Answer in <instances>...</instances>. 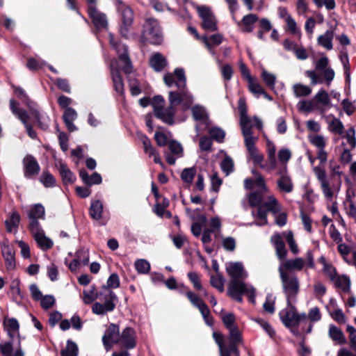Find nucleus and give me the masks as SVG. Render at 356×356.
Returning <instances> with one entry per match:
<instances>
[{
	"instance_id": "51",
	"label": "nucleus",
	"mask_w": 356,
	"mask_h": 356,
	"mask_svg": "<svg viewBox=\"0 0 356 356\" xmlns=\"http://www.w3.org/2000/svg\"><path fill=\"white\" fill-rule=\"evenodd\" d=\"M77 345L71 340H67L65 348L61 351V356H77Z\"/></svg>"
},
{
	"instance_id": "59",
	"label": "nucleus",
	"mask_w": 356,
	"mask_h": 356,
	"mask_svg": "<svg viewBox=\"0 0 356 356\" xmlns=\"http://www.w3.org/2000/svg\"><path fill=\"white\" fill-rule=\"evenodd\" d=\"M346 332L348 334L350 348L356 353V329L353 325H348Z\"/></svg>"
},
{
	"instance_id": "16",
	"label": "nucleus",
	"mask_w": 356,
	"mask_h": 356,
	"mask_svg": "<svg viewBox=\"0 0 356 356\" xmlns=\"http://www.w3.org/2000/svg\"><path fill=\"white\" fill-rule=\"evenodd\" d=\"M120 341V328L116 324L111 323L106 330L102 337V342L105 349L108 351L113 343H118Z\"/></svg>"
},
{
	"instance_id": "26",
	"label": "nucleus",
	"mask_w": 356,
	"mask_h": 356,
	"mask_svg": "<svg viewBox=\"0 0 356 356\" xmlns=\"http://www.w3.org/2000/svg\"><path fill=\"white\" fill-rule=\"evenodd\" d=\"M305 265V262L304 259L302 258L298 257L293 259L282 261V263L278 269H282V271L289 273L294 270L300 271L303 268Z\"/></svg>"
},
{
	"instance_id": "12",
	"label": "nucleus",
	"mask_w": 356,
	"mask_h": 356,
	"mask_svg": "<svg viewBox=\"0 0 356 356\" xmlns=\"http://www.w3.org/2000/svg\"><path fill=\"white\" fill-rule=\"evenodd\" d=\"M200 17L202 20V28L209 31H215L218 29L217 21L211 9L207 6H198L197 8Z\"/></svg>"
},
{
	"instance_id": "1",
	"label": "nucleus",
	"mask_w": 356,
	"mask_h": 356,
	"mask_svg": "<svg viewBox=\"0 0 356 356\" xmlns=\"http://www.w3.org/2000/svg\"><path fill=\"white\" fill-rule=\"evenodd\" d=\"M175 73L178 79L176 82L177 90L168 92V106L164 108L165 100L161 95L154 96L151 102L154 115L169 125L175 123L174 118L177 113L178 105L181 106L183 111H186L191 108L194 102L193 95L186 87L184 70L181 68H176Z\"/></svg>"
},
{
	"instance_id": "32",
	"label": "nucleus",
	"mask_w": 356,
	"mask_h": 356,
	"mask_svg": "<svg viewBox=\"0 0 356 356\" xmlns=\"http://www.w3.org/2000/svg\"><path fill=\"white\" fill-rule=\"evenodd\" d=\"M270 241L275 248L277 257L280 260L283 261L286 257L287 251L281 236L279 234H273Z\"/></svg>"
},
{
	"instance_id": "22",
	"label": "nucleus",
	"mask_w": 356,
	"mask_h": 356,
	"mask_svg": "<svg viewBox=\"0 0 356 356\" xmlns=\"http://www.w3.org/2000/svg\"><path fill=\"white\" fill-rule=\"evenodd\" d=\"M33 238L38 246L43 250H49L53 246V241L44 234L42 227L37 229L35 227L30 230Z\"/></svg>"
},
{
	"instance_id": "39",
	"label": "nucleus",
	"mask_w": 356,
	"mask_h": 356,
	"mask_svg": "<svg viewBox=\"0 0 356 356\" xmlns=\"http://www.w3.org/2000/svg\"><path fill=\"white\" fill-rule=\"evenodd\" d=\"M79 176L82 181L88 186L99 184L102 181V177L99 173L94 172L91 175H89L84 169L80 170Z\"/></svg>"
},
{
	"instance_id": "61",
	"label": "nucleus",
	"mask_w": 356,
	"mask_h": 356,
	"mask_svg": "<svg viewBox=\"0 0 356 356\" xmlns=\"http://www.w3.org/2000/svg\"><path fill=\"white\" fill-rule=\"evenodd\" d=\"M277 156L280 162L286 165L291 159L292 153L289 149L283 147L279 150Z\"/></svg>"
},
{
	"instance_id": "46",
	"label": "nucleus",
	"mask_w": 356,
	"mask_h": 356,
	"mask_svg": "<svg viewBox=\"0 0 356 356\" xmlns=\"http://www.w3.org/2000/svg\"><path fill=\"white\" fill-rule=\"evenodd\" d=\"M308 139L310 143L318 148V149H325L326 146L325 138L322 135L311 134L308 136Z\"/></svg>"
},
{
	"instance_id": "7",
	"label": "nucleus",
	"mask_w": 356,
	"mask_h": 356,
	"mask_svg": "<svg viewBox=\"0 0 356 356\" xmlns=\"http://www.w3.org/2000/svg\"><path fill=\"white\" fill-rule=\"evenodd\" d=\"M228 295L237 302L243 301L242 294H246L248 296L250 302L255 304V289L248 284H238L236 282H229L227 290Z\"/></svg>"
},
{
	"instance_id": "21",
	"label": "nucleus",
	"mask_w": 356,
	"mask_h": 356,
	"mask_svg": "<svg viewBox=\"0 0 356 356\" xmlns=\"http://www.w3.org/2000/svg\"><path fill=\"white\" fill-rule=\"evenodd\" d=\"M88 14L97 29L101 30L107 28L108 20L106 15L97 10L96 6L89 7Z\"/></svg>"
},
{
	"instance_id": "37",
	"label": "nucleus",
	"mask_w": 356,
	"mask_h": 356,
	"mask_svg": "<svg viewBox=\"0 0 356 356\" xmlns=\"http://www.w3.org/2000/svg\"><path fill=\"white\" fill-rule=\"evenodd\" d=\"M258 20V17L255 14H248L245 15L241 22H238L237 24L242 27V31L250 33L254 29V24Z\"/></svg>"
},
{
	"instance_id": "19",
	"label": "nucleus",
	"mask_w": 356,
	"mask_h": 356,
	"mask_svg": "<svg viewBox=\"0 0 356 356\" xmlns=\"http://www.w3.org/2000/svg\"><path fill=\"white\" fill-rule=\"evenodd\" d=\"M169 152H164L165 159L168 164L174 165L176 160L184 155L183 147L176 140H170L168 143Z\"/></svg>"
},
{
	"instance_id": "48",
	"label": "nucleus",
	"mask_w": 356,
	"mask_h": 356,
	"mask_svg": "<svg viewBox=\"0 0 356 356\" xmlns=\"http://www.w3.org/2000/svg\"><path fill=\"white\" fill-rule=\"evenodd\" d=\"M196 175V169L194 167L184 168L181 174V178L183 181L191 185Z\"/></svg>"
},
{
	"instance_id": "44",
	"label": "nucleus",
	"mask_w": 356,
	"mask_h": 356,
	"mask_svg": "<svg viewBox=\"0 0 356 356\" xmlns=\"http://www.w3.org/2000/svg\"><path fill=\"white\" fill-rule=\"evenodd\" d=\"M292 90L296 97H307L312 93V88L302 83L293 85Z\"/></svg>"
},
{
	"instance_id": "34",
	"label": "nucleus",
	"mask_w": 356,
	"mask_h": 356,
	"mask_svg": "<svg viewBox=\"0 0 356 356\" xmlns=\"http://www.w3.org/2000/svg\"><path fill=\"white\" fill-rule=\"evenodd\" d=\"M149 65L155 72H161L166 67L168 62L161 53L156 52L151 56Z\"/></svg>"
},
{
	"instance_id": "33",
	"label": "nucleus",
	"mask_w": 356,
	"mask_h": 356,
	"mask_svg": "<svg viewBox=\"0 0 356 356\" xmlns=\"http://www.w3.org/2000/svg\"><path fill=\"white\" fill-rule=\"evenodd\" d=\"M78 114L72 108H67L65 109L63 115V119L67 130L70 132L77 130V127L73 122L77 118Z\"/></svg>"
},
{
	"instance_id": "36",
	"label": "nucleus",
	"mask_w": 356,
	"mask_h": 356,
	"mask_svg": "<svg viewBox=\"0 0 356 356\" xmlns=\"http://www.w3.org/2000/svg\"><path fill=\"white\" fill-rule=\"evenodd\" d=\"M192 115L195 120L200 121L206 127L208 126L209 117L205 108L197 104L191 107Z\"/></svg>"
},
{
	"instance_id": "49",
	"label": "nucleus",
	"mask_w": 356,
	"mask_h": 356,
	"mask_svg": "<svg viewBox=\"0 0 356 356\" xmlns=\"http://www.w3.org/2000/svg\"><path fill=\"white\" fill-rule=\"evenodd\" d=\"M337 286L339 287L344 292H349L350 288V279L345 275L337 276L334 280Z\"/></svg>"
},
{
	"instance_id": "23",
	"label": "nucleus",
	"mask_w": 356,
	"mask_h": 356,
	"mask_svg": "<svg viewBox=\"0 0 356 356\" xmlns=\"http://www.w3.org/2000/svg\"><path fill=\"white\" fill-rule=\"evenodd\" d=\"M115 6L118 12L120 15L122 23L132 25L134 22V13L132 9L122 0L115 1Z\"/></svg>"
},
{
	"instance_id": "14",
	"label": "nucleus",
	"mask_w": 356,
	"mask_h": 356,
	"mask_svg": "<svg viewBox=\"0 0 356 356\" xmlns=\"http://www.w3.org/2000/svg\"><path fill=\"white\" fill-rule=\"evenodd\" d=\"M258 138H249L244 140V145L248 152V159H251L254 165L264 168V165L262 162L264 159V154L255 146Z\"/></svg>"
},
{
	"instance_id": "35",
	"label": "nucleus",
	"mask_w": 356,
	"mask_h": 356,
	"mask_svg": "<svg viewBox=\"0 0 356 356\" xmlns=\"http://www.w3.org/2000/svg\"><path fill=\"white\" fill-rule=\"evenodd\" d=\"M325 120L331 132L339 135H342L344 133L343 124L339 119L335 118L333 115H330L325 118Z\"/></svg>"
},
{
	"instance_id": "11",
	"label": "nucleus",
	"mask_w": 356,
	"mask_h": 356,
	"mask_svg": "<svg viewBox=\"0 0 356 356\" xmlns=\"http://www.w3.org/2000/svg\"><path fill=\"white\" fill-rule=\"evenodd\" d=\"M313 171L320 183L325 197L327 200H332L334 197L335 187L331 186L327 180L325 170L321 166H316L313 168Z\"/></svg>"
},
{
	"instance_id": "13",
	"label": "nucleus",
	"mask_w": 356,
	"mask_h": 356,
	"mask_svg": "<svg viewBox=\"0 0 356 356\" xmlns=\"http://www.w3.org/2000/svg\"><path fill=\"white\" fill-rule=\"evenodd\" d=\"M226 270L231 277L229 282H235L238 284H246L243 282L247 277V273L244 270L243 266L241 262H229L226 264Z\"/></svg>"
},
{
	"instance_id": "15",
	"label": "nucleus",
	"mask_w": 356,
	"mask_h": 356,
	"mask_svg": "<svg viewBox=\"0 0 356 356\" xmlns=\"http://www.w3.org/2000/svg\"><path fill=\"white\" fill-rule=\"evenodd\" d=\"M10 108L13 113L15 115L19 120L24 124L28 135L31 138H36V133L33 129L32 127L28 122L29 115L26 111L18 108V103L14 100H10Z\"/></svg>"
},
{
	"instance_id": "52",
	"label": "nucleus",
	"mask_w": 356,
	"mask_h": 356,
	"mask_svg": "<svg viewBox=\"0 0 356 356\" xmlns=\"http://www.w3.org/2000/svg\"><path fill=\"white\" fill-rule=\"evenodd\" d=\"M134 266L137 272L140 274H147L150 270L149 263L143 259H137L134 263Z\"/></svg>"
},
{
	"instance_id": "5",
	"label": "nucleus",
	"mask_w": 356,
	"mask_h": 356,
	"mask_svg": "<svg viewBox=\"0 0 356 356\" xmlns=\"http://www.w3.org/2000/svg\"><path fill=\"white\" fill-rule=\"evenodd\" d=\"M327 57L323 56L318 59L315 65L316 70H307L305 75L311 79L313 86L323 83L329 86L334 79V71L330 67Z\"/></svg>"
},
{
	"instance_id": "9",
	"label": "nucleus",
	"mask_w": 356,
	"mask_h": 356,
	"mask_svg": "<svg viewBox=\"0 0 356 356\" xmlns=\"http://www.w3.org/2000/svg\"><path fill=\"white\" fill-rule=\"evenodd\" d=\"M291 302V305L280 312V318L282 323L291 329L293 334L297 335L298 331L294 328L298 325V312L296 307Z\"/></svg>"
},
{
	"instance_id": "43",
	"label": "nucleus",
	"mask_w": 356,
	"mask_h": 356,
	"mask_svg": "<svg viewBox=\"0 0 356 356\" xmlns=\"http://www.w3.org/2000/svg\"><path fill=\"white\" fill-rule=\"evenodd\" d=\"M103 209V204L100 200L92 201L89 210L90 217L93 220H100L102 218Z\"/></svg>"
},
{
	"instance_id": "53",
	"label": "nucleus",
	"mask_w": 356,
	"mask_h": 356,
	"mask_svg": "<svg viewBox=\"0 0 356 356\" xmlns=\"http://www.w3.org/2000/svg\"><path fill=\"white\" fill-rule=\"evenodd\" d=\"M83 294V300L86 304L91 303L98 297V293L96 291V289L94 286H91L89 289L84 290Z\"/></svg>"
},
{
	"instance_id": "45",
	"label": "nucleus",
	"mask_w": 356,
	"mask_h": 356,
	"mask_svg": "<svg viewBox=\"0 0 356 356\" xmlns=\"http://www.w3.org/2000/svg\"><path fill=\"white\" fill-rule=\"evenodd\" d=\"M222 39L223 36L220 33L213 34L209 38L207 36L202 37V42L205 44L209 50L211 49L212 46L219 45L221 44Z\"/></svg>"
},
{
	"instance_id": "17",
	"label": "nucleus",
	"mask_w": 356,
	"mask_h": 356,
	"mask_svg": "<svg viewBox=\"0 0 356 356\" xmlns=\"http://www.w3.org/2000/svg\"><path fill=\"white\" fill-rule=\"evenodd\" d=\"M45 216L44 207L40 204H36L32 207L29 213L28 218L29 220V229L33 230L35 227L38 229L41 227L39 220H44Z\"/></svg>"
},
{
	"instance_id": "40",
	"label": "nucleus",
	"mask_w": 356,
	"mask_h": 356,
	"mask_svg": "<svg viewBox=\"0 0 356 356\" xmlns=\"http://www.w3.org/2000/svg\"><path fill=\"white\" fill-rule=\"evenodd\" d=\"M20 216L16 211H13L10 214L8 218L5 221L6 229L8 232H16L20 222Z\"/></svg>"
},
{
	"instance_id": "62",
	"label": "nucleus",
	"mask_w": 356,
	"mask_h": 356,
	"mask_svg": "<svg viewBox=\"0 0 356 356\" xmlns=\"http://www.w3.org/2000/svg\"><path fill=\"white\" fill-rule=\"evenodd\" d=\"M285 22L287 26V30L292 35H301L300 31L297 26V23L292 17H289V19H286V20H285Z\"/></svg>"
},
{
	"instance_id": "38",
	"label": "nucleus",
	"mask_w": 356,
	"mask_h": 356,
	"mask_svg": "<svg viewBox=\"0 0 356 356\" xmlns=\"http://www.w3.org/2000/svg\"><path fill=\"white\" fill-rule=\"evenodd\" d=\"M229 330V346L235 355H238V345L241 342V334L238 327L230 328Z\"/></svg>"
},
{
	"instance_id": "18",
	"label": "nucleus",
	"mask_w": 356,
	"mask_h": 356,
	"mask_svg": "<svg viewBox=\"0 0 356 356\" xmlns=\"http://www.w3.org/2000/svg\"><path fill=\"white\" fill-rule=\"evenodd\" d=\"M24 175L27 179H31L37 175L40 170V165L32 155H26L23 159Z\"/></svg>"
},
{
	"instance_id": "64",
	"label": "nucleus",
	"mask_w": 356,
	"mask_h": 356,
	"mask_svg": "<svg viewBox=\"0 0 356 356\" xmlns=\"http://www.w3.org/2000/svg\"><path fill=\"white\" fill-rule=\"evenodd\" d=\"M314 99L320 102L322 105H327L330 102V98L327 92L325 90H320L314 97Z\"/></svg>"
},
{
	"instance_id": "4",
	"label": "nucleus",
	"mask_w": 356,
	"mask_h": 356,
	"mask_svg": "<svg viewBox=\"0 0 356 356\" xmlns=\"http://www.w3.org/2000/svg\"><path fill=\"white\" fill-rule=\"evenodd\" d=\"M120 286V278L118 274L112 273L106 282V286H104L99 293V296L102 297V300L104 301L103 304L95 302L92 307V312L97 315H104L107 312H112L115 304L114 301L117 299V296L111 289H117Z\"/></svg>"
},
{
	"instance_id": "31",
	"label": "nucleus",
	"mask_w": 356,
	"mask_h": 356,
	"mask_svg": "<svg viewBox=\"0 0 356 356\" xmlns=\"http://www.w3.org/2000/svg\"><path fill=\"white\" fill-rule=\"evenodd\" d=\"M27 106L31 110V113L38 122V126L42 129H47L49 127L50 123L49 118L46 115V113L40 112L36 108V104L35 103H33V106L27 103Z\"/></svg>"
},
{
	"instance_id": "2",
	"label": "nucleus",
	"mask_w": 356,
	"mask_h": 356,
	"mask_svg": "<svg viewBox=\"0 0 356 356\" xmlns=\"http://www.w3.org/2000/svg\"><path fill=\"white\" fill-rule=\"evenodd\" d=\"M265 193L255 191L250 193L248 196V202L251 207H257L256 211H252V215L258 220L257 225L262 226L268 223L267 213L270 211L273 213H277L281 210V207L274 195H268L266 198L264 197Z\"/></svg>"
},
{
	"instance_id": "54",
	"label": "nucleus",
	"mask_w": 356,
	"mask_h": 356,
	"mask_svg": "<svg viewBox=\"0 0 356 356\" xmlns=\"http://www.w3.org/2000/svg\"><path fill=\"white\" fill-rule=\"evenodd\" d=\"M330 316L339 324H344L346 318L343 311L339 308H334L332 311L328 310Z\"/></svg>"
},
{
	"instance_id": "24",
	"label": "nucleus",
	"mask_w": 356,
	"mask_h": 356,
	"mask_svg": "<svg viewBox=\"0 0 356 356\" xmlns=\"http://www.w3.org/2000/svg\"><path fill=\"white\" fill-rule=\"evenodd\" d=\"M119 343L127 349H132L136 344V335L135 331L131 327H126L120 334Z\"/></svg>"
},
{
	"instance_id": "56",
	"label": "nucleus",
	"mask_w": 356,
	"mask_h": 356,
	"mask_svg": "<svg viewBox=\"0 0 356 356\" xmlns=\"http://www.w3.org/2000/svg\"><path fill=\"white\" fill-rule=\"evenodd\" d=\"M40 181L47 188L53 187L56 184L54 177L48 171H44L42 173Z\"/></svg>"
},
{
	"instance_id": "41",
	"label": "nucleus",
	"mask_w": 356,
	"mask_h": 356,
	"mask_svg": "<svg viewBox=\"0 0 356 356\" xmlns=\"http://www.w3.org/2000/svg\"><path fill=\"white\" fill-rule=\"evenodd\" d=\"M266 152L269 161V170H274L277 166V160L275 156L276 147L273 142L268 138L266 139Z\"/></svg>"
},
{
	"instance_id": "42",
	"label": "nucleus",
	"mask_w": 356,
	"mask_h": 356,
	"mask_svg": "<svg viewBox=\"0 0 356 356\" xmlns=\"http://www.w3.org/2000/svg\"><path fill=\"white\" fill-rule=\"evenodd\" d=\"M328 335L332 341L339 344H345L346 343V339L342 330L333 324L329 326Z\"/></svg>"
},
{
	"instance_id": "20",
	"label": "nucleus",
	"mask_w": 356,
	"mask_h": 356,
	"mask_svg": "<svg viewBox=\"0 0 356 356\" xmlns=\"http://www.w3.org/2000/svg\"><path fill=\"white\" fill-rule=\"evenodd\" d=\"M337 24L338 22L337 20L334 21V24H328L330 29L318 37V44L327 50H331L333 48L332 40Z\"/></svg>"
},
{
	"instance_id": "10",
	"label": "nucleus",
	"mask_w": 356,
	"mask_h": 356,
	"mask_svg": "<svg viewBox=\"0 0 356 356\" xmlns=\"http://www.w3.org/2000/svg\"><path fill=\"white\" fill-rule=\"evenodd\" d=\"M109 42L111 46L115 49L118 54L119 59L124 63L123 71L125 73H130L131 71V63L127 54L128 47L126 44L119 42L111 33L108 34Z\"/></svg>"
},
{
	"instance_id": "8",
	"label": "nucleus",
	"mask_w": 356,
	"mask_h": 356,
	"mask_svg": "<svg viewBox=\"0 0 356 356\" xmlns=\"http://www.w3.org/2000/svg\"><path fill=\"white\" fill-rule=\"evenodd\" d=\"M143 35L151 44H161L163 37L158 21L147 19L143 25Z\"/></svg>"
},
{
	"instance_id": "27",
	"label": "nucleus",
	"mask_w": 356,
	"mask_h": 356,
	"mask_svg": "<svg viewBox=\"0 0 356 356\" xmlns=\"http://www.w3.org/2000/svg\"><path fill=\"white\" fill-rule=\"evenodd\" d=\"M55 165L58 168L65 184H72L75 181V175L62 160H56Z\"/></svg>"
},
{
	"instance_id": "57",
	"label": "nucleus",
	"mask_w": 356,
	"mask_h": 356,
	"mask_svg": "<svg viewBox=\"0 0 356 356\" xmlns=\"http://www.w3.org/2000/svg\"><path fill=\"white\" fill-rule=\"evenodd\" d=\"M261 76L268 88L270 89H273L275 88L276 81L275 75L267 72L266 70H263Z\"/></svg>"
},
{
	"instance_id": "28",
	"label": "nucleus",
	"mask_w": 356,
	"mask_h": 356,
	"mask_svg": "<svg viewBox=\"0 0 356 356\" xmlns=\"http://www.w3.org/2000/svg\"><path fill=\"white\" fill-rule=\"evenodd\" d=\"M1 253L5 260L6 268L8 270H13L15 268V252L7 242L1 244Z\"/></svg>"
},
{
	"instance_id": "50",
	"label": "nucleus",
	"mask_w": 356,
	"mask_h": 356,
	"mask_svg": "<svg viewBox=\"0 0 356 356\" xmlns=\"http://www.w3.org/2000/svg\"><path fill=\"white\" fill-rule=\"evenodd\" d=\"M300 111L311 112L318 108V104L313 99L312 100L301 101L298 104Z\"/></svg>"
},
{
	"instance_id": "6",
	"label": "nucleus",
	"mask_w": 356,
	"mask_h": 356,
	"mask_svg": "<svg viewBox=\"0 0 356 356\" xmlns=\"http://www.w3.org/2000/svg\"><path fill=\"white\" fill-rule=\"evenodd\" d=\"M280 280L286 299V305H291V302H296L300 291V282L298 277L291 273L282 271L278 269Z\"/></svg>"
},
{
	"instance_id": "25",
	"label": "nucleus",
	"mask_w": 356,
	"mask_h": 356,
	"mask_svg": "<svg viewBox=\"0 0 356 356\" xmlns=\"http://www.w3.org/2000/svg\"><path fill=\"white\" fill-rule=\"evenodd\" d=\"M116 61L113 60L111 63V73L113 82L115 90L120 95H124V83L120 70L115 67Z\"/></svg>"
},
{
	"instance_id": "58",
	"label": "nucleus",
	"mask_w": 356,
	"mask_h": 356,
	"mask_svg": "<svg viewBox=\"0 0 356 356\" xmlns=\"http://www.w3.org/2000/svg\"><path fill=\"white\" fill-rule=\"evenodd\" d=\"M220 167L226 175H229L234 171V161L229 156H226L221 162Z\"/></svg>"
},
{
	"instance_id": "55",
	"label": "nucleus",
	"mask_w": 356,
	"mask_h": 356,
	"mask_svg": "<svg viewBox=\"0 0 356 356\" xmlns=\"http://www.w3.org/2000/svg\"><path fill=\"white\" fill-rule=\"evenodd\" d=\"M210 283L212 286L217 289L220 292L224 291L225 280L221 275H213L210 278Z\"/></svg>"
},
{
	"instance_id": "29",
	"label": "nucleus",
	"mask_w": 356,
	"mask_h": 356,
	"mask_svg": "<svg viewBox=\"0 0 356 356\" xmlns=\"http://www.w3.org/2000/svg\"><path fill=\"white\" fill-rule=\"evenodd\" d=\"M280 177L277 181V187L284 193H289L293 190V184L291 178L287 175L286 167L280 172Z\"/></svg>"
},
{
	"instance_id": "63",
	"label": "nucleus",
	"mask_w": 356,
	"mask_h": 356,
	"mask_svg": "<svg viewBox=\"0 0 356 356\" xmlns=\"http://www.w3.org/2000/svg\"><path fill=\"white\" fill-rule=\"evenodd\" d=\"M275 299L272 294H268L266 298V301L263 305L264 309L270 313L273 314L275 312Z\"/></svg>"
},
{
	"instance_id": "60",
	"label": "nucleus",
	"mask_w": 356,
	"mask_h": 356,
	"mask_svg": "<svg viewBox=\"0 0 356 356\" xmlns=\"http://www.w3.org/2000/svg\"><path fill=\"white\" fill-rule=\"evenodd\" d=\"M209 133L211 137L218 143L223 142L225 136V132L220 128L213 127L209 129Z\"/></svg>"
},
{
	"instance_id": "3",
	"label": "nucleus",
	"mask_w": 356,
	"mask_h": 356,
	"mask_svg": "<svg viewBox=\"0 0 356 356\" xmlns=\"http://www.w3.org/2000/svg\"><path fill=\"white\" fill-rule=\"evenodd\" d=\"M3 326L10 340L2 341L0 343L1 356H24V352L21 346L22 337L19 334L18 321L15 318H5Z\"/></svg>"
},
{
	"instance_id": "30",
	"label": "nucleus",
	"mask_w": 356,
	"mask_h": 356,
	"mask_svg": "<svg viewBox=\"0 0 356 356\" xmlns=\"http://www.w3.org/2000/svg\"><path fill=\"white\" fill-rule=\"evenodd\" d=\"M252 119H250L247 114L242 113L240 117V125L244 140L249 138H258L252 135V128L253 127Z\"/></svg>"
},
{
	"instance_id": "47",
	"label": "nucleus",
	"mask_w": 356,
	"mask_h": 356,
	"mask_svg": "<svg viewBox=\"0 0 356 356\" xmlns=\"http://www.w3.org/2000/svg\"><path fill=\"white\" fill-rule=\"evenodd\" d=\"M248 88L254 95L259 97L261 93H264V90L261 86L252 76H248Z\"/></svg>"
}]
</instances>
